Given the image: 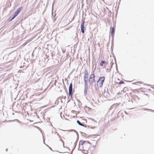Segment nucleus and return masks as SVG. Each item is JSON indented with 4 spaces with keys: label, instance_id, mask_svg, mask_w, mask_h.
<instances>
[{
    "label": "nucleus",
    "instance_id": "nucleus-6",
    "mask_svg": "<svg viewBox=\"0 0 154 154\" xmlns=\"http://www.w3.org/2000/svg\"><path fill=\"white\" fill-rule=\"evenodd\" d=\"M22 8V7L18 8L17 9V11L15 13L14 15L17 16L20 12Z\"/></svg>",
    "mask_w": 154,
    "mask_h": 154
},
{
    "label": "nucleus",
    "instance_id": "nucleus-11",
    "mask_svg": "<svg viewBox=\"0 0 154 154\" xmlns=\"http://www.w3.org/2000/svg\"><path fill=\"white\" fill-rule=\"evenodd\" d=\"M77 123L79 125H80L81 126H84V125L82 124L79 121L77 120Z\"/></svg>",
    "mask_w": 154,
    "mask_h": 154
},
{
    "label": "nucleus",
    "instance_id": "nucleus-15",
    "mask_svg": "<svg viewBox=\"0 0 154 154\" xmlns=\"http://www.w3.org/2000/svg\"><path fill=\"white\" fill-rule=\"evenodd\" d=\"M140 83V82H137V83Z\"/></svg>",
    "mask_w": 154,
    "mask_h": 154
},
{
    "label": "nucleus",
    "instance_id": "nucleus-4",
    "mask_svg": "<svg viewBox=\"0 0 154 154\" xmlns=\"http://www.w3.org/2000/svg\"><path fill=\"white\" fill-rule=\"evenodd\" d=\"M95 81L94 75V74H92L90 75L89 79V82L90 85H92Z\"/></svg>",
    "mask_w": 154,
    "mask_h": 154
},
{
    "label": "nucleus",
    "instance_id": "nucleus-8",
    "mask_svg": "<svg viewBox=\"0 0 154 154\" xmlns=\"http://www.w3.org/2000/svg\"><path fill=\"white\" fill-rule=\"evenodd\" d=\"M106 63V62L105 61L102 60V61H101V62L100 64V66H103V64H105V63Z\"/></svg>",
    "mask_w": 154,
    "mask_h": 154
},
{
    "label": "nucleus",
    "instance_id": "nucleus-13",
    "mask_svg": "<svg viewBox=\"0 0 154 154\" xmlns=\"http://www.w3.org/2000/svg\"><path fill=\"white\" fill-rule=\"evenodd\" d=\"M81 31L83 33H84V29H81Z\"/></svg>",
    "mask_w": 154,
    "mask_h": 154
},
{
    "label": "nucleus",
    "instance_id": "nucleus-10",
    "mask_svg": "<svg viewBox=\"0 0 154 154\" xmlns=\"http://www.w3.org/2000/svg\"><path fill=\"white\" fill-rule=\"evenodd\" d=\"M84 22H83L82 23V24H81V30L84 29Z\"/></svg>",
    "mask_w": 154,
    "mask_h": 154
},
{
    "label": "nucleus",
    "instance_id": "nucleus-7",
    "mask_svg": "<svg viewBox=\"0 0 154 154\" xmlns=\"http://www.w3.org/2000/svg\"><path fill=\"white\" fill-rule=\"evenodd\" d=\"M114 33V29L113 28H111V35L112 36H113Z\"/></svg>",
    "mask_w": 154,
    "mask_h": 154
},
{
    "label": "nucleus",
    "instance_id": "nucleus-12",
    "mask_svg": "<svg viewBox=\"0 0 154 154\" xmlns=\"http://www.w3.org/2000/svg\"><path fill=\"white\" fill-rule=\"evenodd\" d=\"M16 17V16H15V15L11 19V20H13L15 17Z\"/></svg>",
    "mask_w": 154,
    "mask_h": 154
},
{
    "label": "nucleus",
    "instance_id": "nucleus-2",
    "mask_svg": "<svg viewBox=\"0 0 154 154\" xmlns=\"http://www.w3.org/2000/svg\"><path fill=\"white\" fill-rule=\"evenodd\" d=\"M88 71L85 70V72L84 79L85 85H88Z\"/></svg>",
    "mask_w": 154,
    "mask_h": 154
},
{
    "label": "nucleus",
    "instance_id": "nucleus-14",
    "mask_svg": "<svg viewBox=\"0 0 154 154\" xmlns=\"http://www.w3.org/2000/svg\"><path fill=\"white\" fill-rule=\"evenodd\" d=\"M120 83H121V84H122V83H123V82L122 81Z\"/></svg>",
    "mask_w": 154,
    "mask_h": 154
},
{
    "label": "nucleus",
    "instance_id": "nucleus-9",
    "mask_svg": "<svg viewBox=\"0 0 154 154\" xmlns=\"http://www.w3.org/2000/svg\"><path fill=\"white\" fill-rule=\"evenodd\" d=\"M87 88H88V85L87 86H86V85H85V88L84 93L85 94H87Z\"/></svg>",
    "mask_w": 154,
    "mask_h": 154
},
{
    "label": "nucleus",
    "instance_id": "nucleus-5",
    "mask_svg": "<svg viewBox=\"0 0 154 154\" xmlns=\"http://www.w3.org/2000/svg\"><path fill=\"white\" fill-rule=\"evenodd\" d=\"M72 84L71 83L69 87V94L70 96L72 95Z\"/></svg>",
    "mask_w": 154,
    "mask_h": 154
},
{
    "label": "nucleus",
    "instance_id": "nucleus-3",
    "mask_svg": "<svg viewBox=\"0 0 154 154\" xmlns=\"http://www.w3.org/2000/svg\"><path fill=\"white\" fill-rule=\"evenodd\" d=\"M105 78L104 77H100L97 82V86L98 87H101L103 84L104 80Z\"/></svg>",
    "mask_w": 154,
    "mask_h": 154
},
{
    "label": "nucleus",
    "instance_id": "nucleus-1",
    "mask_svg": "<svg viewBox=\"0 0 154 154\" xmlns=\"http://www.w3.org/2000/svg\"><path fill=\"white\" fill-rule=\"evenodd\" d=\"M79 145L85 149H88L91 145V143L87 141L82 140L80 141Z\"/></svg>",
    "mask_w": 154,
    "mask_h": 154
}]
</instances>
